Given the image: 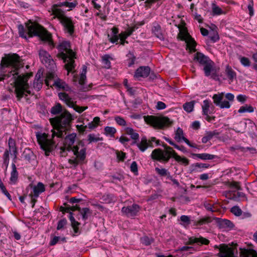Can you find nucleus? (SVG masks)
Returning a JSON list of instances; mask_svg holds the SVG:
<instances>
[{
	"label": "nucleus",
	"mask_w": 257,
	"mask_h": 257,
	"mask_svg": "<svg viewBox=\"0 0 257 257\" xmlns=\"http://www.w3.org/2000/svg\"><path fill=\"white\" fill-rule=\"evenodd\" d=\"M87 125H77L76 128L77 130L80 133H84L86 129L87 128Z\"/></svg>",
	"instance_id": "nucleus-60"
},
{
	"label": "nucleus",
	"mask_w": 257,
	"mask_h": 257,
	"mask_svg": "<svg viewBox=\"0 0 257 257\" xmlns=\"http://www.w3.org/2000/svg\"><path fill=\"white\" fill-rule=\"evenodd\" d=\"M194 60L198 62L200 65L204 66L211 60L202 53L197 52L194 56Z\"/></svg>",
	"instance_id": "nucleus-21"
},
{
	"label": "nucleus",
	"mask_w": 257,
	"mask_h": 257,
	"mask_svg": "<svg viewBox=\"0 0 257 257\" xmlns=\"http://www.w3.org/2000/svg\"><path fill=\"white\" fill-rule=\"evenodd\" d=\"M189 242L191 244L196 243L198 245L208 244L209 240L205 238L200 236L199 237H191L189 238Z\"/></svg>",
	"instance_id": "nucleus-24"
},
{
	"label": "nucleus",
	"mask_w": 257,
	"mask_h": 257,
	"mask_svg": "<svg viewBox=\"0 0 257 257\" xmlns=\"http://www.w3.org/2000/svg\"><path fill=\"white\" fill-rule=\"evenodd\" d=\"M76 137V135L74 133L67 136L63 141V146L60 148L62 157L67 155V151L73 152L75 157L69 159L68 162L74 167L83 162L86 158V147L81 143L73 146Z\"/></svg>",
	"instance_id": "nucleus-3"
},
{
	"label": "nucleus",
	"mask_w": 257,
	"mask_h": 257,
	"mask_svg": "<svg viewBox=\"0 0 257 257\" xmlns=\"http://www.w3.org/2000/svg\"><path fill=\"white\" fill-rule=\"evenodd\" d=\"M209 38L213 43L216 42L219 40V36L216 32L212 31L209 34Z\"/></svg>",
	"instance_id": "nucleus-51"
},
{
	"label": "nucleus",
	"mask_w": 257,
	"mask_h": 257,
	"mask_svg": "<svg viewBox=\"0 0 257 257\" xmlns=\"http://www.w3.org/2000/svg\"><path fill=\"white\" fill-rule=\"evenodd\" d=\"M66 4H67L66 7H68L72 10L77 6L78 3L76 1H74L73 2H67Z\"/></svg>",
	"instance_id": "nucleus-59"
},
{
	"label": "nucleus",
	"mask_w": 257,
	"mask_h": 257,
	"mask_svg": "<svg viewBox=\"0 0 257 257\" xmlns=\"http://www.w3.org/2000/svg\"><path fill=\"white\" fill-rule=\"evenodd\" d=\"M104 131V134L110 137H114L115 134L116 133V130L112 126H105Z\"/></svg>",
	"instance_id": "nucleus-33"
},
{
	"label": "nucleus",
	"mask_w": 257,
	"mask_h": 257,
	"mask_svg": "<svg viewBox=\"0 0 257 257\" xmlns=\"http://www.w3.org/2000/svg\"><path fill=\"white\" fill-rule=\"evenodd\" d=\"M234 195L235 198H234V199L235 200L240 201L247 200V197L245 194L242 192H237Z\"/></svg>",
	"instance_id": "nucleus-46"
},
{
	"label": "nucleus",
	"mask_w": 257,
	"mask_h": 257,
	"mask_svg": "<svg viewBox=\"0 0 257 257\" xmlns=\"http://www.w3.org/2000/svg\"><path fill=\"white\" fill-rule=\"evenodd\" d=\"M213 62L210 60L209 62L203 66V70L206 76H209L213 71Z\"/></svg>",
	"instance_id": "nucleus-30"
},
{
	"label": "nucleus",
	"mask_w": 257,
	"mask_h": 257,
	"mask_svg": "<svg viewBox=\"0 0 257 257\" xmlns=\"http://www.w3.org/2000/svg\"><path fill=\"white\" fill-rule=\"evenodd\" d=\"M230 212L236 216H240L242 213L241 209L238 206H234L230 209Z\"/></svg>",
	"instance_id": "nucleus-47"
},
{
	"label": "nucleus",
	"mask_w": 257,
	"mask_h": 257,
	"mask_svg": "<svg viewBox=\"0 0 257 257\" xmlns=\"http://www.w3.org/2000/svg\"><path fill=\"white\" fill-rule=\"evenodd\" d=\"M205 208L211 212L220 211L221 208L219 206L215 204H212L206 202L204 203Z\"/></svg>",
	"instance_id": "nucleus-32"
},
{
	"label": "nucleus",
	"mask_w": 257,
	"mask_h": 257,
	"mask_svg": "<svg viewBox=\"0 0 257 257\" xmlns=\"http://www.w3.org/2000/svg\"><path fill=\"white\" fill-rule=\"evenodd\" d=\"M239 59L241 64L244 67H249L250 65V61L248 58L240 56Z\"/></svg>",
	"instance_id": "nucleus-50"
},
{
	"label": "nucleus",
	"mask_w": 257,
	"mask_h": 257,
	"mask_svg": "<svg viewBox=\"0 0 257 257\" xmlns=\"http://www.w3.org/2000/svg\"><path fill=\"white\" fill-rule=\"evenodd\" d=\"M66 224L67 220L66 219H63L60 220L58 223L57 229L58 230H60L62 229L64 227V226L66 225Z\"/></svg>",
	"instance_id": "nucleus-55"
},
{
	"label": "nucleus",
	"mask_w": 257,
	"mask_h": 257,
	"mask_svg": "<svg viewBox=\"0 0 257 257\" xmlns=\"http://www.w3.org/2000/svg\"><path fill=\"white\" fill-rule=\"evenodd\" d=\"M102 199L105 203H110L115 201V197L111 194H106L102 196Z\"/></svg>",
	"instance_id": "nucleus-45"
},
{
	"label": "nucleus",
	"mask_w": 257,
	"mask_h": 257,
	"mask_svg": "<svg viewBox=\"0 0 257 257\" xmlns=\"http://www.w3.org/2000/svg\"><path fill=\"white\" fill-rule=\"evenodd\" d=\"M202 114L205 116V119L208 122H212L214 120V117L209 115L214 112V106L210 100L205 99L203 100L202 105Z\"/></svg>",
	"instance_id": "nucleus-13"
},
{
	"label": "nucleus",
	"mask_w": 257,
	"mask_h": 257,
	"mask_svg": "<svg viewBox=\"0 0 257 257\" xmlns=\"http://www.w3.org/2000/svg\"><path fill=\"white\" fill-rule=\"evenodd\" d=\"M78 210L82 215V219L84 220H87L88 217L92 214V211L89 208L85 207L81 209L78 206L76 205L74 206H61L60 207V211L63 213L65 212H69L70 211Z\"/></svg>",
	"instance_id": "nucleus-12"
},
{
	"label": "nucleus",
	"mask_w": 257,
	"mask_h": 257,
	"mask_svg": "<svg viewBox=\"0 0 257 257\" xmlns=\"http://www.w3.org/2000/svg\"><path fill=\"white\" fill-rule=\"evenodd\" d=\"M51 113L53 115L60 113V115L50 119L53 126L51 134L41 132L36 133L37 142L46 156H49L56 148L58 144L56 139H62L65 136L72 120V115L66 109H63L59 103H56L51 108Z\"/></svg>",
	"instance_id": "nucleus-1"
},
{
	"label": "nucleus",
	"mask_w": 257,
	"mask_h": 257,
	"mask_svg": "<svg viewBox=\"0 0 257 257\" xmlns=\"http://www.w3.org/2000/svg\"><path fill=\"white\" fill-rule=\"evenodd\" d=\"M19 33L20 37L27 39V37L38 36L43 40L48 41L50 45L54 47V43L48 31L39 24L29 20L26 23V27L19 26Z\"/></svg>",
	"instance_id": "nucleus-4"
},
{
	"label": "nucleus",
	"mask_w": 257,
	"mask_h": 257,
	"mask_svg": "<svg viewBox=\"0 0 257 257\" xmlns=\"http://www.w3.org/2000/svg\"><path fill=\"white\" fill-rule=\"evenodd\" d=\"M13 162L12 164V171L11 172V176L10 178V184L15 185L17 184L18 180L19 173L15 164Z\"/></svg>",
	"instance_id": "nucleus-20"
},
{
	"label": "nucleus",
	"mask_w": 257,
	"mask_h": 257,
	"mask_svg": "<svg viewBox=\"0 0 257 257\" xmlns=\"http://www.w3.org/2000/svg\"><path fill=\"white\" fill-rule=\"evenodd\" d=\"M180 220L181 221L186 223V224H189L190 219V217L186 215H182L180 217Z\"/></svg>",
	"instance_id": "nucleus-61"
},
{
	"label": "nucleus",
	"mask_w": 257,
	"mask_h": 257,
	"mask_svg": "<svg viewBox=\"0 0 257 257\" xmlns=\"http://www.w3.org/2000/svg\"><path fill=\"white\" fill-rule=\"evenodd\" d=\"M140 209L139 205L133 204L132 206L122 207L121 212L128 217H133L137 215Z\"/></svg>",
	"instance_id": "nucleus-16"
},
{
	"label": "nucleus",
	"mask_w": 257,
	"mask_h": 257,
	"mask_svg": "<svg viewBox=\"0 0 257 257\" xmlns=\"http://www.w3.org/2000/svg\"><path fill=\"white\" fill-rule=\"evenodd\" d=\"M51 15L54 16L53 19L57 18L63 27L65 32L71 36L72 35L74 32V23L72 18L67 17L65 12L58 8L57 5H53L51 8Z\"/></svg>",
	"instance_id": "nucleus-7"
},
{
	"label": "nucleus",
	"mask_w": 257,
	"mask_h": 257,
	"mask_svg": "<svg viewBox=\"0 0 257 257\" xmlns=\"http://www.w3.org/2000/svg\"><path fill=\"white\" fill-rule=\"evenodd\" d=\"M131 171L135 173L138 172V165L135 161L133 162L131 165Z\"/></svg>",
	"instance_id": "nucleus-58"
},
{
	"label": "nucleus",
	"mask_w": 257,
	"mask_h": 257,
	"mask_svg": "<svg viewBox=\"0 0 257 257\" xmlns=\"http://www.w3.org/2000/svg\"><path fill=\"white\" fill-rule=\"evenodd\" d=\"M254 111V108L252 106L250 105L245 104L241 106L238 110V112L240 113L244 112H252Z\"/></svg>",
	"instance_id": "nucleus-37"
},
{
	"label": "nucleus",
	"mask_w": 257,
	"mask_h": 257,
	"mask_svg": "<svg viewBox=\"0 0 257 257\" xmlns=\"http://www.w3.org/2000/svg\"><path fill=\"white\" fill-rule=\"evenodd\" d=\"M192 166L194 171L201 172L204 169L209 168L210 165L208 163H196L193 164Z\"/></svg>",
	"instance_id": "nucleus-26"
},
{
	"label": "nucleus",
	"mask_w": 257,
	"mask_h": 257,
	"mask_svg": "<svg viewBox=\"0 0 257 257\" xmlns=\"http://www.w3.org/2000/svg\"><path fill=\"white\" fill-rule=\"evenodd\" d=\"M178 37L182 41H185L186 43V49L189 50L190 52L196 51V43L195 40L190 36L186 29L180 31Z\"/></svg>",
	"instance_id": "nucleus-10"
},
{
	"label": "nucleus",
	"mask_w": 257,
	"mask_h": 257,
	"mask_svg": "<svg viewBox=\"0 0 257 257\" xmlns=\"http://www.w3.org/2000/svg\"><path fill=\"white\" fill-rule=\"evenodd\" d=\"M235 226L230 220L226 219V231L234 229Z\"/></svg>",
	"instance_id": "nucleus-54"
},
{
	"label": "nucleus",
	"mask_w": 257,
	"mask_h": 257,
	"mask_svg": "<svg viewBox=\"0 0 257 257\" xmlns=\"http://www.w3.org/2000/svg\"><path fill=\"white\" fill-rule=\"evenodd\" d=\"M215 248L217 249V255L219 257H225V244H221L219 246L215 245Z\"/></svg>",
	"instance_id": "nucleus-42"
},
{
	"label": "nucleus",
	"mask_w": 257,
	"mask_h": 257,
	"mask_svg": "<svg viewBox=\"0 0 257 257\" xmlns=\"http://www.w3.org/2000/svg\"><path fill=\"white\" fill-rule=\"evenodd\" d=\"M29 187L32 190L30 194V196L31 197L33 207H34L37 201V198L39 197V195L45 191V187L44 185L41 182H39L37 185L30 184Z\"/></svg>",
	"instance_id": "nucleus-14"
},
{
	"label": "nucleus",
	"mask_w": 257,
	"mask_h": 257,
	"mask_svg": "<svg viewBox=\"0 0 257 257\" xmlns=\"http://www.w3.org/2000/svg\"><path fill=\"white\" fill-rule=\"evenodd\" d=\"M223 93L215 94L213 96L214 103L221 108L225 107V101H222L223 98Z\"/></svg>",
	"instance_id": "nucleus-23"
},
{
	"label": "nucleus",
	"mask_w": 257,
	"mask_h": 257,
	"mask_svg": "<svg viewBox=\"0 0 257 257\" xmlns=\"http://www.w3.org/2000/svg\"><path fill=\"white\" fill-rule=\"evenodd\" d=\"M226 75L229 79V83H230L232 80L236 77V74L235 72L231 69H229L228 67H226Z\"/></svg>",
	"instance_id": "nucleus-44"
},
{
	"label": "nucleus",
	"mask_w": 257,
	"mask_h": 257,
	"mask_svg": "<svg viewBox=\"0 0 257 257\" xmlns=\"http://www.w3.org/2000/svg\"><path fill=\"white\" fill-rule=\"evenodd\" d=\"M218 135V133L216 131L207 132L205 135L202 138V142L204 144L211 140L215 136Z\"/></svg>",
	"instance_id": "nucleus-29"
},
{
	"label": "nucleus",
	"mask_w": 257,
	"mask_h": 257,
	"mask_svg": "<svg viewBox=\"0 0 257 257\" xmlns=\"http://www.w3.org/2000/svg\"><path fill=\"white\" fill-rule=\"evenodd\" d=\"M126 57L127 58V66L129 67H132L134 64L136 60V57L134 55V54L130 52L127 55Z\"/></svg>",
	"instance_id": "nucleus-35"
},
{
	"label": "nucleus",
	"mask_w": 257,
	"mask_h": 257,
	"mask_svg": "<svg viewBox=\"0 0 257 257\" xmlns=\"http://www.w3.org/2000/svg\"><path fill=\"white\" fill-rule=\"evenodd\" d=\"M125 132L126 134L131 136V137L133 140H137L138 139L139 137V134L135 132L132 128L126 127L125 128Z\"/></svg>",
	"instance_id": "nucleus-36"
},
{
	"label": "nucleus",
	"mask_w": 257,
	"mask_h": 257,
	"mask_svg": "<svg viewBox=\"0 0 257 257\" xmlns=\"http://www.w3.org/2000/svg\"><path fill=\"white\" fill-rule=\"evenodd\" d=\"M150 72V69L149 67L141 66L136 70L134 77L137 79H140L141 78H146L149 76Z\"/></svg>",
	"instance_id": "nucleus-19"
},
{
	"label": "nucleus",
	"mask_w": 257,
	"mask_h": 257,
	"mask_svg": "<svg viewBox=\"0 0 257 257\" xmlns=\"http://www.w3.org/2000/svg\"><path fill=\"white\" fill-rule=\"evenodd\" d=\"M212 10L213 15H219L222 13L221 9L214 3L212 4Z\"/></svg>",
	"instance_id": "nucleus-49"
},
{
	"label": "nucleus",
	"mask_w": 257,
	"mask_h": 257,
	"mask_svg": "<svg viewBox=\"0 0 257 257\" xmlns=\"http://www.w3.org/2000/svg\"><path fill=\"white\" fill-rule=\"evenodd\" d=\"M226 244V257H235L234 253L237 251L236 243H231Z\"/></svg>",
	"instance_id": "nucleus-22"
},
{
	"label": "nucleus",
	"mask_w": 257,
	"mask_h": 257,
	"mask_svg": "<svg viewBox=\"0 0 257 257\" xmlns=\"http://www.w3.org/2000/svg\"><path fill=\"white\" fill-rule=\"evenodd\" d=\"M39 57L42 63L50 69L54 68L55 64L49 53L46 50L41 49L39 51Z\"/></svg>",
	"instance_id": "nucleus-15"
},
{
	"label": "nucleus",
	"mask_w": 257,
	"mask_h": 257,
	"mask_svg": "<svg viewBox=\"0 0 257 257\" xmlns=\"http://www.w3.org/2000/svg\"><path fill=\"white\" fill-rule=\"evenodd\" d=\"M114 119L116 123L120 126H124L126 125V121L120 116L116 115L114 116Z\"/></svg>",
	"instance_id": "nucleus-48"
},
{
	"label": "nucleus",
	"mask_w": 257,
	"mask_h": 257,
	"mask_svg": "<svg viewBox=\"0 0 257 257\" xmlns=\"http://www.w3.org/2000/svg\"><path fill=\"white\" fill-rule=\"evenodd\" d=\"M57 48L59 51L57 56L63 60L68 74L75 68L74 59L76 58V54L71 49L70 43L69 41H64L61 42Z\"/></svg>",
	"instance_id": "nucleus-6"
},
{
	"label": "nucleus",
	"mask_w": 257,
	"mask_h": 257,
	"mask_svg": "<svg viewBox=\"0 0 257 257\" xmlns=\"http://www.w3.org/2000/svg\"><path fill=\"white\" fill-rule=\"evenodd\" d=\"M137 145L142 152H144L149 147H153V145L150 144L148 143L146 137H143L141 139V142L137 143Z\"/></svg>",
	"instance_id": "nucleus-25"
},
{
	"label": "nucleus",
	"mask_w": 257,
	"mask_h": 257,
	"mask_svg": "<svg viewBox=\"0 0 257 257\" xmlns=\"http://www.w3.org/2000/svg\"><path fill=\"white\" fill-rule=\"evenodd\" d=\"M154 241L153 237L145 236L141 238V242L145 245H149Z\"/></svg>",
	"instance_id": "nucleus-43"
},
{
	"label": "nucleus",
	"mask_w": 257,
	"mask_h": 257,
	"mask_svg": "<svg viewBox=\"0 0 257 257\" xmlns=\"http://www.w3.org/2000/svg\"><path fill=\"white\" fill-rule=\"evenodd\" d=\"M174 138L178 142H180L183 140L190 147H197L195 144L190 143L187 139L183 136V130L180 127L177 129Z\"/></svg>",
	"instance_id": "nucleus-18"
},
{
	"label": "nucleus",
	"mask_w": 257,
	"mask_h": 257,
	"mask_svg": "<svg viewBox=\"0 0 257 257\" xmlns=\"http://www.w3.org/2000/svg\"><path fill=\"white\" fill-rule=\"evenodd\" d=\"M69 218L71 221V226L73 229L74 232L75 234H77L79 232V225H80V223L77 221L74 217L73 216V214L72 212H70L69 215Z\"/></svg>",
	"instance_id": "nucleus-28"
},
{
	"label": "nucleus",
	"mask_w": 257,
	"mask_h": 257,
	"mask_svg": "<svg viewBox=\"0 0 257 257\" xmlns=\"http://www.w3.org/2000/svg\"><path fill=\"white\" fill-rule=\"evenodd\" d=\"M144 24V22L142 21L139 23V24H136L131 27H128L127 28V29L125 31V32H126L127 34V36H130L134 32H135L137 29H138V25L142 26Z\"/></svg>",
	"instance_id": "nucleus-34"
},
{
	"label": "nucleus",
	"mask_w": 257,
	"mask_h": 257,
	"mask_svg": "<svg viewBox=\"0 0 257 257\" xmlns=\"http://www.w3.org/2000/svg\"><path fill=\"white\" fill-rule=\"evenodd\" d=\"M110 57L108 55H105L101 58L102 63L105 68L108 69L111 67V63L109 61Z\"/></svg>",
	"instance_id": "nucleus-40"
},
{
	"label": "nucleus",
	"mask_w": 257,
	"mask_h": 257,
	"mask_svg": "<svg viewBox=\"0 0 257 257\" xmlns=\"http://www.w3.org/2000/svg\"><path fill=\"white\" fill-rule=\"evenodd\" d=\"M58 96L60 100L64 101L69 107L73 108L78 113H81L87 108V106H80L76 105L68 93L60 92L58 93Z\"/></svg>",
	"instance_id": "nucleus-11"
},
{
	"label": "nucleus",
	"mask_w": 257,
	"mask_h": 257,
	"mask_svg": "<svg viewBox=\"0 0 257 257\" xmlns=\"http://www.w3.org/2000/svg\"><path fill=\"white\" fill-rule=\"evenodd\" d=\"M20 58L14 54L3 58L0 66V81L12 77L15 86V93L18 100L24 96L30 94L28 83V74L20 73Z\"/></svg>",
	"instance_id": "nucleus-2"
},
{
	"label": "nucleus",
	"mask_w": 257,
	"mask_h": 257,
	"mask_svg": "<svg viewBox=\"0 0 257 257\" xmlns=\"http://www.w3.org/2000/svg\"><path fill=\"white\" fill-rule=\"evenodd\" d=\"M153 33L159 39L163 40L164 37L162 32L161 27L158 24H154L152 29Z\"/></svg>",
	"instance_id": "nucleus-27"
},
{
	"label": "nucleus",
	"mask_w": 257,
	"mask_h": 257,
	"mask_svg": "<svg viewBox=\"0 0 257 257\" xmlns=\"http://www.w3.org/2000/svg\"><path fill=\"white\" fill-rule=\"evenodd\" d=\"M99 134H97V135L94 134H89L88 136V141L89 143L102 141L103 138L102 137H99Z\"/></svg>",
	"instance_id": "nucleus-38"
},
{
	"label": "nucleus",
	"mask_w": 257,
	"mask_h": 257,
	"mask_svg": "<svg viewBox=\"0 0 257 257\" xmlns=\"http://www.w3.org/2000/svg\"><path fill=\"white\" fill-rule=\"evenodd\" d=\"M53 85L59 90H63L65 92L72 91L71 88L63 80L57 78L54 80Z\"/></svg>",
	"instance_id": "nucleus-17"
},
{
	"label": "nucleus",
	"mask_w": 257,
	"mask_h": 257,
	"mask_svg": "<svg viewBox=\"0 0 257 257\" xmlns=\"http://www.w3.org/2000/svg\"><path fill=\"white\" fill-rule=\"evenodd\" d=\"M194 157H197L200 159L206 160H213L216 158V156L213 155H211L207 153L202 154H193L192 155Z\"/></svg>",
	"instance_id": "nucleus-31"
},
{
	"label": "nucleus",
	"mask_w": 257,
	"mask_h": 257,
	"mask_svg": "<svg viewBox=\"0 0 257 257\" xmlns=\"http://www.w3.org/2000/svg\"><path fill=\"white\" fill-rule=\"evenodd\" d=\"M166 105L162 101H158L156 106V108L158 110L164 109L166 108Z\"/></svg>",
	"instance_id": "nucleus-57"
},
{
	"label": "nucleus",
	"mask_w": 257,
	"mask_h": 257,
	"mask_svg": "<svg viewBox=\"0 0 257 257\" xmlns=\"http://www.w3.org/2000/svg\"><path fill=\"white\" fill-rule=\"evenodd\" d=\"M42 82L40 79L35 80L33 83V87L37 91H39L42 86Z\"/></svg>",
	"instance_id": "nucleus-52"
},
{
	"label": "nucleus",
	"mask_w": 257,
	"mask_h": 257,
	"mask_svg": "<svg viewBox=\"0 0 257 257\" xmlns=\"http://www.w3.org/2000/svg\"><path fill=\"white\" fill-rule=\"evenodd\" d=\"M117 159L119 161H123L124 159H125V153L121 152V151H117L116 152Z\"/></svg>",
	"instance_id": "nucleus-53"
},
{
	"label": "nucleus",
	"mask_w": 257,
	"mask_h": 257,
	"mask_svg": "<svg viewBox=\"0 0 257 257\" xmlns=\"http://www.w3.org/2000/svg\"><path fill=\"white\" fill-rule=\"evenodd\" d=\"M86 80V75H80V78L79 79V83L80 85H83L85 84Z\"/></svg>",
	"instance_id": "nucleus-63"
},
{
	"label": "nucleus",
	"mask_w": 257,
	"mask_h": 257,
	"mask_svg": "<svg viewBox=\"0 0 257 257\" xmlns=\"http://www.w3.org/2000/svg\"><path fill=\"white\" fill-rule=\"evenodd\" d=\"M246 96L245 95L239 94L237 96V99L238 101L243 103L246 100Z\"/></svg>",
	"instance_id": "nucleus-62"
},
{
	"label": "nucleus",
	"mask_w": 257,
	"mask_h": 257,
	"mask_svg": "<svg viewBox=\"0 0 257 257\" xmlns=\"http://www.w3.org/2000/svg\"><path fill=\"white\" fill-rule=\"evenodd\" d=\"M253 3L252 0H249V4L247 6V9L249 11V14L250 16L253 15Z\"/></svg>",
	"instance_id": "nucleus-56"
},
{
	"label": "nucleus",
	"mask_w": 257,
	"mask_h": 257,
	"mask_svg": "<svg viewBox=\"0 0 257 257\" xmlns=\"http://www.w3.org/2000/svg\"><path fill=\"white\" fill-rule=\"evenodd\" d=\"M60 237L58 236H55L53 238V239L50 241V244L51 245H55L58 241L59 240Z\"/></svg>",
	"instance_id": "nucleus-64"
},
{
	"label": "nucleus",
	"mask_w": 257,
	"mask_h": 257,
	"mask_svg": "<svg viewBox=\"0 0 257 257\" xmlns=\"http://www.w3.org/2000/svg\"><path fill=\"white\" fill-rule=\"evenodd\" d=\"M165 151L161 149H156L153 151L151 157L153 160H157L161 162H168L171 157H173L178 163L187 166L189 165V160L185 157H181L170 147L167 145L163 146Z\"/></svg>",
	"instance_id": "nucleus-5"
},
{
	"label": "nucleus",
	"mask_w": 257,
	"mask_h": 257,
	"mask_svg": "<svg viewBox=\"0 0 257 257\" xmlns=\"http://www.w3.org/2000/svg\"><path fill=\"white\" fill-rule=\"evenodd\" d=\"M155 171L161 177H168L170 176L169 172L165 168H159L158 167H156L155 168Z\"/></svg>",
	"instance_id": "nucleus-39"
},
{
	"label": "nucleus",
	"mask_w": 257,
	"mask_h": 257,
	"mask_svg": "<svg viewBox=\"0 0 257 257\" xmlns=\"http://www.w3.org/2000/svg\"><path fill=\"white\" fill-rule=\"evenodd\" d=\"M144 120L146 123L155 128L164 130L172 126L173 120L168 117L163 115H147L144 116Z\"/></svg>",
	"instance_id": "nucleus-8"
},
{
	"label": "nucleus",
	"mask_w": 257,
	"mask_h": 257,
	"mask_svg": "<svg viewBox=\"0 0 257 257\" xmlns=\"http://www.w3.org/2000/svg\"><path fill=\"white\" fill-rule=\"evenodd\" d=\"M184 109L187 112H191L193 111L194 107V102L190 101L186 102L183 104Z\"/></svg>",
	"instance_id": "nucleus-41"
},
{
	"label": "nucleus",
	"mask_w": 257,
	"mask_h": 257,
	"mask_svg": "<svg viewBox=\"0 0 257 257\" xmlns=\"http://www.w3.org/2000/svg\"><path fill=\"white\" fill-rule=\"evenodd\" d=\"M8 146L9 149L5 150L3 156V164L6 166V169L8 168L9 164L10 154L13 156V162L15 163H16L18 154L16 141L14 139L12 138L9 139Z\"/></svg>",
	"instance_id": "nucleus-9"
}]
</instances>
